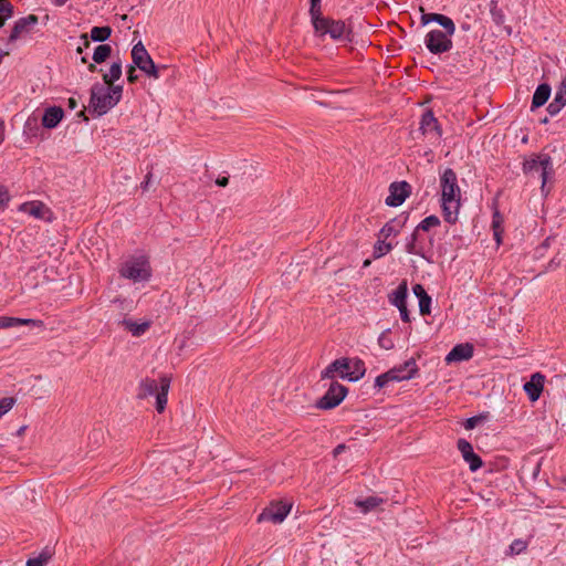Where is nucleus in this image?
I'll list each match as a JSON object with an SVG mask.
<instances>
[{
  "label": "nucleus",
  "mask_w": 566,
  "mask_h": 566,
  "mask_svg": "<svg viewBox=\"0 0 566 566\" xmlns=\"http://www.w3.org/2000/svg\"><path fill=\"white\" fill-rule=\"evenodd\" d=\"M441 208L443 218L448 223L458 221L461 208V189L455 172L447 168L440 176Z\"/></svg>",
  "instance_id": "nucleus-1"
},
{
  "label": "nucleus",
  "mask_w": 566,
  "mask_h": 566,
  "mask_svg": "<svg viewBox=\"0 0 566 566\" xmlns=\"http://www.w3.org/2000/svg\"><path fill=\"white\" fill-rule=\"evenodd\" d=\"M123 87L120 85L108 86L95 83L91 88L90 111L96 116L105 115L122 98Z\"/></svg>",
  "instance_id": "nucleus-2"
},
{
  "label": "nucleus",
  "mask_w": 566,
  "mask_h": 566,
  "mask_svg": "<svg viewBox=\"0 0 566 566\" xmlns=\"http://www.w3.org/2000/svg\"><path fill=\"white\" fill-rule=\"evenodd\" d=\"M366 373L365 363L355 358H339L329 364L322 371V379H333L336 375L348 381H357L364 377Z\"/></svg>",
  "instance_id": "nucleus-3"
},
{
  "label": "nucleus",
  "mask_w": 566,
  "mask_h": 566,
  "mask_svg": "<svg viewBox=\"0 0 566 566\" xmlns=\"http://www.w3.org/2000/svg\"><path fill=\"white\" fill-rule=\"evenodd\" d=\"M118 273L134 284H146L153 276V269L149 259L144 254L132 255L123 261Z\"/></svg>",
  "instance_id": "nucleus-4"
},
{
  "label": "nucleus",
  "mask_w": 566,
  "mask_h": 566,
  "mask_svg": "<svg viewBox=\"0 0 566 566\" xmlns=\"http://www.w3.org/2000/svg\"><path fill=\"white\" fill-rule=\"evenodd\" d=\"M523 171L527 175H538L542 179V191L554 174L552 158L547 154L532 155L523 163Z\"/></svg>",
  "instance_id": "nucleus-5"
},
{
  "label": "nucleus",
  "mask_w": 566,
  "mask_h": 566,
  "mask_svg": "<svg viewBox=\"0 0 566 566\" xmlns=\"http://www.w3.org/2000/svg\"><path fill=\"white\" fill-rule=\"evenodd\" d=\"M313 22L315 32L318 35L328 34L334 40H346L348 39L349 29L342 21L328 20L325 18H317Z\"/></svg>",
  "instance_id": "nucleus-6"
},
{
  "label": "nucleus",
  "mask_w": 566,
  "mask_h": 566,
  "mask_svg": "<svg viewBox=\"0 0 566 566\" xmlns=\"http://www.w3.org/2000/svg\"><path fill=\"white\" fill-rule=\"evenodd\" d=\"M132 60L135 66L151 78H159L158 67L155 65L149 53L145 49L142 42H138L133 46Z\"/></svg>",
  "instance_id": "nucleus-7"
},
{
  "label": "nucleus",
  "mask_w": 566,
  "mask_h": 566,
  "mask_svg": "<svg viewBox=\"0 0 566 566\" xmlns=\"http://www.w3.org/2000/svg\"><path fill=\"white\" fill-rule=\"evenodd\" d=\"M292 510V502L280 500L272 502L258 516V522L269 521L274 524L282 523Z\"/></svg>",
  "instance_id": "nucleus-8"
},
{
  "label": "nucleus",
  "mask_w": 566,
  "mask_h": 566,
  "mask_svg": "<svg viewBox=\"0 0 566 566\" xmlns=\"http://www.w3.org/2000/svg\"><path fill=\"white\" fill-rule=\"evenodd\" d=\"M427 49L433 54L444 53L451 50V35L441 30H431L424 39Z\"/></svg>",
  "instance_id": "nucleus-9"
},
{
  "label": "nucleus",
  "mask_w": 566,
  "mask_h": 566,
  "mask_svg": "<svg viewBox=\"0 0 566 566\" xmlns=\"http://www.w3.org/2000/svg\"><path fill=\"white\" fill-rule=\"evenodd\" d=\"M407 369L409 370V373L403 375L399 374V370H389L385 374L379 375L375 380V386L378 388H382L390 381H402L411 379L418 370L417 364L413 359L407 360Z\"/></svg>",
  "instance_id": "nucleus-10"
},
{
  "label": "nucleus",
  "mask_w": 566,
  "mask_h": 566,
  "mask_svg": "<svg viewBox=\"0 0 566 566\" xmlns=\"http://www.w3.org/2000/svg\"><path fill=\"white\" fill-rule=\"evenodd\" d=\"M347 389L338 382H333L326 394L317 402L321 409H332L338 406L346 397Z\"/></svg>",
  "instance_id": "nucleus-11"
},
{
  "label": "nucleus",
  "mask_w": 566,
  "mask_h": 566,
  "mask_svg": "<svg viewBox=\"0 0 566 566\" xmlns=\"http://www.w3.org/2000/svg\"><path fill=\"white\" fill-rule=\"evenodd\" d=\"M20 210L35 219L44 220L48 222L53 220V212L46 205L41 201L25 202L20 207Z\"/></svg>",
  "instance_id": "nucleus-12"
},
{
  "label": "nucleus",
  "mask_w": 566,
  "mask_h": 566,
  "mask_svg": "<svg viewBox=\"0 0 566 566\" xmlns=\"http://www.w3.org/2000/svg\"><path fill=\"white\" fill-rule=\"evenodd\" d=\"M38 23V17L30 14L24 18H20L15 21L11 34L9 36L10 42H14L31 32L33 27Z\"/></svg>",
  "instance_id": "nucleus-13"
},
{
  "label": "nucleus",
  "mask_w": 566,
  "mask_h": 566,
  "mask_svg": "<svg viewBox=\"0 0 566 566\" xmlns=\"http://www.w3.org/2000/svg\"><path fill=\"white\" fill-rule=\"evenodd\" d=\"M408 195L409 185L407 182H394L389 188V195L386 198V205L390 207H398L403 203Z\"/></svg>",
  "instance_id": "nucleus-14"
},
{
  "label": "nucleus",
  "mask_w": 566,
  "mask_h": 566,
  "mask_svg": "<svg viewBox=\"0 0 566 566\" xmlns=\"http://www.w3.org/2000/svg\"><path fill=\"white\" fill-rule=\"evenodd\" d=\"M458 449L461 452L463 460L469 464L471 471L474 472L482 467L483 462L481 458L473 451V447L469 441L460 439L458 441Z\"/></svg>",
  "instance_id": "nucleus-15"
},
{
  "label": "nucleus",
  "mask_w": 566,
  "mask_h": 566,
  "mask_svg": "<svg viewBox=\"0 0 566 566\" xmlns=\"http://www.w3.org/2000/svg\"><path fill=\"white\" fill-rule=\"evenodd\" d=\"M420 130L427 137L432 139H439L441 136V129L437 118L431 112H426L420 120Z\"/></svg>",
  "instance_id": "nucleus-16"
},
{
  "label": "nucleus",
  "mask_w": 566,
  "mask_h": 566,
  "mask_svg": "<svg viewBox=\"0 0 566 566\" xmlns=\"http://www.w3.org/2000/svg\"><path fill=\"white\" fill-rule=\"evenodd\" d=\"M473 355V346L471 344H458L455 345L449 354L446 356V361L448 364L459 363L463 360H468Z\"/></svg>",
  "instance_id": "nucleus-17"
},
{
  "label": "nucleus",
  "mask_w": 566,
  "mask_h": 566,
  "mask_svg": "<svg viewBox=\"0 0 566 566\" xmlns=\"http://www.w3.org/2000/svg\"><path fill=\"white\" fill-rule=\"evenodd\" d=\"M544 388V376L539 373L532 375L531 379L525 382L524 390L532 401H536Z\"/></svg>",
  "instance_id": "nucleus-18"
},
{
  "label": "nucleus",
  "mask_w": 566,
  "mask_h": 566,
  "mask_svg": "<svg viewBox=\"0 0 566 566\" xmlns=\"http://www.w3.org/2000/svg\"><path fill=\"white\" fill-rule=\"evenodd\" d=\"M64 116L63 109L57 106H52L45 109L42 117V125L45 128H55Z\"/></svg>",
  "instance_id": "nucleus-19"
},
{
  "label": "nucleus",
  "mask_w": 566,
  "mask_h": 566,
  "mask_svg": "<svg viewBox=\"0 0 566 566\" xmlns=\"http://www.w3.org/2000/svg\"><path fill=\"white\" fill-rule=\"evenodd\" d=\"M39 326L41 325L40 321L31 319V318H18L10 316H0V328H11L18 326Z\"/></svg>",
  "instance_id": "nucleus-20"
},
{
  "label": "nucleus",
  "mask_w": 566,
  "mask_h": 566,
  "mask_svg": "<svg viewBox=\"0 0 566 566\" xmlns=\"http://www.w3.org/2000/svg\"><path fill=\"white\" fill-rule=\"evenodd\" d=\"M122 325L126 331L130 332L133 336L138 337L148 331V328L150 327V322L149 321L136 322L130 318H127V319H123Z\"/></svg>",
  "instance_id": "nucleus-21"
},
{
  "label": "nucleus",
  "mask_w": 566,
  "mask_h": 566,
  "mask_svg": "<svg viewBox=\"0 0 566 566\" xmlns=\"http://www.w3.org/2000/svg\"><path fill=\"white\" fill-rule=\"evenodd\" d=\"M408 287L407 282H401L399 286L394 290L389 295V302L391 305L401 307L407 304Z\"/></svg>",
  "instance_id": "nucleus-22"
},
{
  "label": "nucleus",
  "mask_w": 566,
  "mask_h": 566,
  "mask_svg": "<svg viewBox=\"0 0 566 566\" xmlns=\"http://www.w3.org/2000/svg\"><path fill=\"white\" fill-rule=\"evenodd\" d=\"M170 387V380L167 377L160 378V390L156 396V409L158 412H163L167 405V396Z\"/></svg>",
  "instance_id": "nucleus-23"
},
{
  "label": "nucleus",
  "mask_w": 566,
  "mask_h": 566,
  "mask_svg": "<svg viewBox=\"0 0 566 566\" xmlns=\"http://www.w3.org/2000/svg\"><path fill=\"white\" fill-rule=\"evenodd\" d=\"M551 95V86L548 84H541L537 86L533 99L532 107L537 108L543 106L549 98Z\"/></svg>",
  "instance_id": "nucleus-24"
},
{
  "label": "nucleus",
  "mask_w": 566,
  "mask_h": 566,
  "mask_svg": "<svg viewBox=\"0 0 566 566\" xmlns=\"http://www.w3.org/2000/svg\"><path fill=\"white\" fill-rule=\"evenodd\" d=\"M122 76V62H113L108 72L103 75L104 84L108 86H114V82L119 80Z\"/></svg>",
  "instance_id": "nucleus-25"
},
{
  "label": "nucleus",
  "mask_w": 566,
  "mask_h": 566,
  "mask_svg": "<svg viewBox=\"0 0 566 566\" xmlns=\"http://www.w3.org/2000/svg\"><path fill=\"white\" fill-rule=\"evenodd\" d=\"M382 503V499L378 496H369L365 500H356L355 504L360 509L363 513H368L371 510L376 509Z\"/></svg>",
  "instance_id": "nucleus-26"
},
{
  "label": "nucleus",
  "mask_w": 566,
  "mask_h": 566,
  "mask_svg": "<svg viewBox=\"0 0 566 566\" xmlns=\"http://www.w3.org/2000/svg\"><path fill=\"white\" fill-rule=\"evenodd\" d=\"M52 555V549L45 547L38 556L29 558L27 566H44L51 559Z\"/></svg>",
  "instance_id": "nucleus-27"
},
{
  "label": "nucleus",
  "mask_w": 566,
  "mask_h": 566,
  "mask_svg": "<svg viewBox=\"0 0 566 566\" xmlns=\"http://www.w3.org/2000/svg\"><path fill=\"white\" fill-rule=\"evenodd\" d=\"M503 217L500 214L499 211H495L493 213V220H492V229H493V237L497 244L502 242V233H503Z\"/></svg>",
  "instance_id": "nucleus-28"
},
{
  "label": "nucleus",
  "mask_w": 566,
  "mask_h": 566,
  "mask_svg": "<svg viewBox=\"0 0 566 566\" xmlns=\"http://www.w3.org/2000/svg\"><path fill=\"white\" fill-rule=\"evenodd\" d=\"M140 396L143 397L156 395L160 390V381L146 379L140 384Z\"/></svg>",
  "instance_id": "nucleus-29"
},
{
  "label": "nucleus",
  "mask_w": 566,
  "mask_h": 566,
  "mask_svg": "<svg viewBox=\"0 0 566 566\" xmlns=\"http://www.w3.org/2000/svg\"><path fill=\"white\" fill-rule=\"evenodd\" d=\"M112 34V29L109 27H94L91 30V39L93 41L103 42L107 40Z\"/></svg>",
  "instance_id": "nucleus-30"
},
{
  "label": "nucleus",
  "mask_w": 566,
  "mask_h": 566,
  "mask_svg": "<svg viewBox=\"0 0 566 566\" xmlns=\"http://www.w3.org/2000/svg\"><path fill=\"white\" fill-rule=\"evenodd\" d=\"M391 249H392L391 243L386 242V240L382 238H379L374 247L373 255L375 259H379V258L386 255L387 253H389L391 251Z\"/></svg>",
  "instance_id": "nucleus-31"
},
{
  "label": "nucleus",
  "mask_w": 566,
  "mask_h": 566,
  "mask_svg": "<svg viewBox=\"0 0 566 566\" xmlns=\"http://www.w3.org/2000/svg\"><path fill=\"white\" fill-rule=\"evenodd\" d=\"M112 52V48L108 44H101L96 46L93 54V60L95 63L104 62Z\"/></svg>",
  "instance_id": "nucleus-32"
},
{
  "label": "nucleus",
  "mask_w": 566,
  "mask_h": 566,
  "mask_svg": "<svg viewBox=\"0 0 566 566\" xmlns=\"http://www.w3.org/2000/svg\"><path fill=\"white\" fill-rule=\"evenodd\" d=\"M13 8L8 0H0V28L12 17Z\"/></svg>",
  "instance_id": "nucleus-33"
},
{
  "label": "nucleus",
  "mask_w": 566,
  "mask_h": 566,
  "mask_svg": "<svg viewBox=\"0 0 566 566\" xmlns=\"http://www.w3.org/2000/svg\"><path fill=\"white\" fill-rule=\"evenodd\" d=\"M437 23H439L444 29L443 32L446 34H449L451 36L454 34L455 25L449 17L440 14L439 21H437Z\"/></svg>",
  "instance_id": "nucleus-34"
},
{
  "label": "nucleus",
  "mask_w": 566,
  "mask_h": 566,
  "mask_svg": "<svg viewBox=\"0 0 566 566\" xmlns=\"http://www.w3.org/2000/svg\"><path fill=\"white\" fill-rule=\"evenodd\" d=\"M437 23H439L444 29L443 32L446 34H449L451 36L454 34L455 25L449 17L440 14L439 21H437Z\"/></svg>",
  "instance_id": "nucleus-35"
},
{
  "label": "nucleus",
  "mask_w": 566,
  "mask_h": 566,
  "mask_svg": "<svg viewBox=\"0 0 566 566\" xmlns=\"http://www.w3.org/2000/svg\"><path fill=\"white\" fill-rule=\"evenodd\" d=\"M440 224V220L438 217L436 216H429L427 218H424L420 223L419 226L417 227V231L419 230H423V231H428L430 230L431 228H434Z\"/></svg>",
  "instance_id": "nucleus-36"
},
{
  "label": "nucleus",
  "mask_w": 566,
  "mask_h": 566,
  "mask_svg": "<svg viewBox=\"0 0 566 566\" xmlns=\"http://www.w3.org/2000/svg\"><path fill=\"white\" fill-rule=\"evenodd\" d=\"M378 345L386 350L394 348L395 345H394V340L389 336V329L382 332L379 335Z\"/></svg>",
  "instance_id": "nucleus-37"
},
{
  "label": "nucleus",
  "mask_w": 566,
  "mask_h": 566,
  "mask_svg": "<svg viewBox=\"0 0 566 566\" xmlns=\"http://www.w3.org/2000/svg\"><path fill=\"white\" fill-rule=\"evenodd\" d=\"M430 306H431V297L429 295H427L426 297H421L419 300V312L421 315L430 314Z\"/></svg>",
  "instance_id": "nucleus-38"
},
{
  "label": "nucleus",
  "mask_w": 566,
  "mask_h": 566,
  "mask_svg": "<svg viewBox=\"0 0 566 566\" xmlns=\"http://www.w3.org/2000/svg\"><path fill=\"white\" fill-rule=\"evenodd\" d=\"M13 405H14L13 398L6 397V398L0 399V418L3 415H6L9 410H11Z\"/></svg>",
  "instance_id": "nucleus-39"
},
{
  "label": "nucleus",
  "mask_w": 566,
  "mask_h": 566,
  "mask_svg": "<svg viewBox=\"0 0 566 566\" xmlns=\"http://www.w3.org/2000/svg\"><path fill=\"white\" fill-rule=\"evenodd\" d=\"M397 234V230L392 223H386L379 233V238L387 240L390 235Z\"/></svg>",
  "instance_id": "nucleus-40"
},
{
  "label": "nucleus",
  "mask_w": 566,
  "mask_h": 566,
  "mask_svg": "<svg viewBox=\"0 0 566 566\" xmlns=\"http://www.w3.org/2000/svg\"><path fill=\"white\" fill-rule=\"evenodd\" d=\"M527 547V544L526 542L522 541V539H515L511 545H510V551L512 554H521L522 552H524Z\"/></svg>",
  "instance_id": "nucleus-41"
},
{
  "label": "nucleus",
  "mask_w": 566,
  "mask_h": 566,
  "mask_svg": "<svg viewBox=\"0 0 566 566\" xmlns=\"http://www.w3.org/2000/svg\"><path fill=\"white\" fill-rule=\"evenodd\" d=\"M310 13L312 21L321 17V0H311Z\"/></svg>",
  "instance_id": "nucleus-42"
},
{
  "label": "nucleus",
  "mask_w": 566,
  "mask_h": 566,
  "mask_svg": "<svg viewBox=\"0 0 566 566\" xmlns=\"http://www.w3.org/2000/svg\"><path fill=\"white\" fill-rule=\"evenodd\" d=\"M554 101L559 103L560 105H566V87H559L555 94Z\"/></svg>",
  "instance_id": "nucleus-43"
},
{
  "label": "nucleus",
  "mask_w": 566,
  "mask_h": 566,
  "mask_svg": "<svg viewBox=\"0 0 566 566\" xmlns=\"http://www.w3.org/2000/svg\"><path fill=\"white\" fill-rule=\"evenodd\" d=\"M439 18H440L439 13H423L421 15V22H422V24H428L430 22L439 21Z\"/></svg>",
  "instance_id": "nucleus-44"
},
{
  "label": "nucleus",
  "mask_w": 566,
  "mask_h": 566,
  "mask_svg": "<svg viewBox=\"0 0 566 566\" xmlns=\"http://www.w3.org/2000/svg\"><path fill=\"white\" fill-rule=\"evenodd\" d=\"M563 107V105L553 99V102L548 104L547 111L549 112L551 115H556L557 113L560 112Z\"/></svg>",
  "instance_id": "nucleus-45"
},
{
  "label": "nucleus",
  "mask_w": 566,
  "mask_h": 566,
  "mask_svg": "<svg viewBox=\"0 0 566 566\" xmlns=\"http://www.w3.org/2000/svg\"><path fill=\"white\" fill-rule=\"evenodd\" d=\"M481 421V418L480 417H471L469 419L465 420L464 422V428L467 430H472L473 428H475V426Z\"/></svg>",
  "instance_id": "nucleus-46"
},
{
  "label": "nucleus",
  "mask_w": 566,
  "mask_h": 566,
  "mask_svg": "<svg viewBox=\"0 0 566 566\" xmlns=\"http://www.w3.org/2000/svg\"><path fill=\"white\" fill-rule=\"evenodd\" d=\"M412 291H413V294L418 297V300H420L421 297H426L428 295V293L426 292V290L423 289V286L421 284H416L412 287Z\"/></svg>",
  "instance_id": "nucleus-47"
},
{
  "label": "nucleus",
  "mask_w": 566,
  "mask_h": 566,
  "mask_svg": "<svg viewBox=\"0 0 566 566\" xmlns=\"http://www.w3.org/2000/svg\"><path fill=\"white\" fill-rule=\"evenodd\" d=\"M9 201V196L4 191V188L2 185H0V209L3 208Z\"/></svg>",
  "instance_id": "nucleus-48"
},
{
  "label": "nucleus",
  "mask_w": 566,
  "mask_h": 566,
  "mask_svg": "<svg viewBox=\"0 0 566 566\" xmlns=\"http://www.w3.org/2000/svg\"><path fill=\"white\" fill-rule=\"evenodd\" d=\"M398 310H399L401 319L407 323L410 322V316H409V312L407 308V304L401 307H398Z\"/></svg>",
  "instance_id": "nucleus-49"
},
{
  "label": "nucleus",
  "mask_w": 566,
  "mask_h": 566,
  "mask_svg": "<svg viewBox=\"0 0 566 566\" xmlns=\"http://www.w3.org/2000/svg\"><path fill=\"white\" fill-rule=\"evenodd\" d=\"M127 80L130 82V83H134L137 81V75L135 73V67L134 66H129L128 71H127Z\"/></svg>",
  "instance_id": "nucleus-50"
},
{
  "label": "nucleus",
  "mask_w": 566,
  "mask_h": 566,
  "mask_svg": "<svg viewBox=\"0 0 566 566\" xmlns=\"http://www.w3.org/2000/svg\"><path fill=\"white\" fill-rule=\"evenodd\" d=\"M558 266H559V261H556L555 259H552V260L548 262V264H547V266H546V270H547V271H554V270H556Z\"/></svg>",
  "instance_id": "nucleus-51"
},
{
  "label": "nucleus",
  "mask_w": 566,
  "mask_h": 566,
  "mask_svg": "<svg viewBox=\"0 0 566 566\" xmlns=\"http://www.w3.org/2000/svg\"><path fill=\"white\" fill-rule=\"evenodd\" d=\"M216 184L220 187H226L228 184H229V178L228 177H219L217 180H216Z\"/></svg>",
  "instance_id": "nucleus-52"
},
{
  "label": "nucleus",
  "mask_w": 566,
  "mask_h": 566,
  "mask_svg": "<svg viewBox=\"0 0 566 566\" xmlns=\"http://www.w3.org/2000/svg\"><path fill=\"white\" fill-rule=\"evenodd\" d=\"M391 370H399V374L402 375L409 373V370L407 369V361L402 366L392 368Z\"/></svg>",
  "instance_id": "nucleus-53"
},
{
  "label": "nucleus",
  "mask_w": 566,
  "mask_h": 566,
  "mask_svg": "<svg viewBox=\"0 0 566 566\" xmlns=\"http://www.w3.org/2000/svg\"><path fill=\"white\" fill-rule=\"evenodd\" d=\"M346 449L345 444H338L335 449H334V455L337 457L338 454H340L344 450Z\"/></svg>",
  "instance_id": "nucleus-54"
},
{
  "label": "nucleus",
  "mask_w": 566,
  "mask_h": 566,
  "mask_svg": "<svg viewBox=\"0 0 566 566\" xmlns=\"http://www.w3.org/2000/svg\"><path fill=\"white\" fill-rule=\"evenodd\" d=\"M415 239H416V235H415V234H412V241H415ZM407 251H408L409 253H416V251H415V249H413V242H411L410 244H408V247H407Z\"/></svg>",
  "instance_id": "nucleus-55"
},
{
  "label": "nucleus",
  "mask_w": 566,
  "mask_h": 566,
  "mask_svg": "<svg viewBox=\"0 0 566 566\" xmlns=\"http://www.w3.org/2000/svg\"><path fill=\"white\" fill-rule=\"evenodd\" d=\"M69 106L74 109L77 106L76 101L74 98H70L69 99Z\"/></svg>",
  "instance_id": "nucleus-56"
},
{
  "label": "nucleus",
  "mask_w": 566,
  "mask_h": 566,
  "mask_svg": "<svg viewBox=\"0 0 566 566\" xmlns=\"http://www.w3.org/2000/svg\"><path fill=\"white\" fill-rule=\"evenodd\" d=\"M67 0H53V2L56 4V6H63L66 3Z\"/></svg>",
  "instance_id": "nucleus-57"
},
{
  "label": "nucleus",
  "mask_w": 566,
  "mask_h": 566,
  "mask_svg": "<svg viewBox=\"0 0 566 566\" xmlns=\"http://www.w3.org/2000/svg\"><path fill=\"white\" fill-rule=\"evenodd\" d=\"M82 38L84 39V45L87 48L90 45L87 36L84 34V35H82Z\"/></svg>",
  "instance_id": "nucleus-58"
},
{
  "label": "nucleus",
  "mask_w": 566,
  "mask_h": 566,
  "mask_svg": "<svg viewBox=\"0 0 566 566\" xmlns=\"http://www.w3.org/2000/svg\"><path fill=\"white\" fill-rule=\"evenodd\" d=\"M88 70H90L91 72L96 71V66H95V64H90V65H88Z\"/></svg>",
  "instance_id": "nucleus-59"
},
{
  "label": "nucleus",
  "mask_w": 566,
  "mask_h": 566,
  "mask_svg": "<svg viewBox=\"0 0 566 566\" xmlns=\"http://www.w3.org/2000/svg\"><path fill=\"white\" fill-rule=\"evenodd\" d=\"M549 241H551V238H547V239L544 241V245H545V247H549Z\"/></svg>",
  "instance_id": "nucleus-60"
},
{
  "label": "nucleus",
  "mask_w": 566,
  "mask_h": 566,
  "mask_svg": "<svg viewBox=\"0 0 566 566\" xmlns=\"http://www.w3.org/2000/svg\"><path fill=\"white\" fill-rule=\"evenodd\" d=\"M369 264H370V261H369V260H366V261L364 262V266H368Z\"/></svg>",
  "instance_id": "nucleus-61"
}]
</instances>
